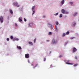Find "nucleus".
Masks as SVG:
<instances>
[{"instance_id":"obj_1","label":"nucleus","mask_w":79,"mask_h":79,"mask_svg":"<svg viewBox=\"0 0 79 79\" xmlns=\"http://www.w3.org/2000/svg\"><path fill=\"white\" fill-rule=\"evenodd\" d=\"M14 5H15V6H17V7H19V5H18V2H14L13 3Z\"/></svg>"},{"instance_id":"obj_2","label":"nucleus","mask_w":79,"mask_h":79,"mask_svg":"<svg viewBox=\"0 0 79 79\" xmlns=\"http://www.w3.org/2000/svg\"><path fill=\"white\" fill-rule=\"evenodd\" d=\"M56 42H57V41H55V39H53L52 41V44H56Z\"/></svg>"},{"instance_id":"obj_3","label":"nucleus","mask_w":79,"mask_h":79,"mask_svg":"<svg viewBox=\"0 0 79 79\" xmlns=\"http://www.w3.org/2000/svg\"><path fill=\"white\" fill-rule=\"evenodd\" d=\"M25 58H29V54H26L25 55Z\"/></svg>"},{"instance_id":"obj_4","label":"nucleus","mask_w":79,"mask_h":79,"mask_svg":"<svg viewBox=\"0 0 79 79\" xmlns=\"http://www.w3.org/2000/svg\"><path fill=\"white\" fill-rule=\"evenodd\" d=\"M76 51H77V49H76V48H73V53H74V52H76Z\"/></svg>"},{"instance_id":"obj_5","label":"nucleus","mask_w":79,"mask_h":79,"mask_svg":"<svg viewBox=\"0 0 79 79\" xmlns=\"http://www.w3.org/2000/svg\"><path fill=\"white\" fill-rule=\"evenodd\" d=\"M65 11H66V10L63 9H62L61 10V12L63 14H65Z\"/></svg>"},{"instance_id":"obj_6","label":"nucleus","mask_w":79,"mask_h":79,"mask_svg":"<svg viewBox=\"0 0 79 79\" xmlns=\"http://www.w3.org/2000/svg\"><path fill=\"white\" fill-rule=\"evenodd\" d=\"M0 21H1V23H3V17L1 16L0 18Z\"/></svg>"},{"instance_id":"obj_7","label":"nucleus","mask_w":79,"mask_h":79,"mask_svg":"<svg viewBox=\"0 0 79 79\" xmlns=\"http://www.w3.org/2000/svg\"><path fill=\"white\" fill-rule=\"evenodd\" d=\"M22 18V17H19V21H20V22H21V21H22V19H21Z\"/></svg>"},{"instance_id":"obj_8","label":"nucleus","mask_w":79,"mask_h":79,"mask_svg":"<svg viewBox=\"0 0 79 79\" xmlns=\"http://www.w3.org/2000/svg\"><path fill=\"white\" fill-rule=\"evenodd\" d=\"M17 48H18V49H19V50H21V49H22V48L20 46H17Z\"/></svg>"},{"instance_id":"obj_9","label":"nucleus","mask_w":79,"mask_h":79,"mask_svg":"<svg viewBox=\"0 0 79 79\" xmlns=\"http://www.w3.org/2000/svg\"><path fill=\"white\" fill-rule=\"evenodd\" d=\"M28 44L30 45H33V44H32V42H29Z\"/></svg>"},{"instance_id":"obj_10","label":"nucleus","mask_w":79,"mask_h":79,"mask_svg":"<svg viewBox=\"0 0 79 79\" xmlns=\"http://www.w3.org/2000/svg\"><path fill=\"white\" fill-rule=\"evenodd\" d=\"M61 4H64V0H63L61 1Z\"/></svg>"},{"instance_id":"obj_11","label":"nucleus","mask_w":79,"mask_h":79,"mask_svg":"<svg viewBox=\"0 0 79 79\" xmlns=\"http://www.w3.org/2000/svg\"><path fill=\"white\" fill-rule=\"evenodd\" d=\"M77 12H75V13L73 14V16H76V15H77Z\"/></svg>"},{"instance_id":"obj_12","label":"nucleus","mask_w":79,"mask_h":79,"mask_svg":"<svg viewBox=\"0 0 79 79\" xmlns=\"http://www.w3.org/2000/svg\"><path fill=\"white\" fill-rule=\"evenodd\" d=\"M35 8V6H34L32 7V11H33V10H34Z\"/></svg>"},{"instance_id":"obj_13","label":"nucleus","mask_w":79,"mask_h":79,"mask_svg":"<svg viewBox=\"0 0 79 79\" xmlns=\"http://www.w3.org/2000/svg\"><path fill=\"white\" fill-rule=\"evenodd\" d=\"M19 40V39H15V38H14L13 39V41H15V40Z\"/></svg>"},{"instance_id":"obj_14","label":"nucleus","mask_w":79,"mask_h":79,"mask_svg":"<svg viewBox=\"0 0 79 79\" xmlns=\"http://www.w3.org/2000/svg\"><path fill=\"white\" fill-rule=\"evenodd\" d=\"M66 64H71L68 62H66L65 63Z\"/></svg>"},{"instance_id":"obj_15","label":"nucleus","mask_w":79,"mask_h":79,"mask_svg":"<svg viewBox=\"0 0 79 79\" xmlns=\"http://www.w3.org/2000/svg\"><path fill=\"white\" fill-rule=\"evenodd\" d=\"M69 31H67L66 32V34L67 35H69Z\"/></svg>"},{"instance_id":"obj_16","label":"nucleus","mask_w":79,"mask_h":79,"mask_svg":"<svg viewBox=\"0 0 79 79\" xmlns=\"http://www.w3.org/2000/svg\"><path fill=\"white\" fill-rule=\"evenodd\" d=\"M10 13H11V14H13V11L12 10H10Z\"/></svg>"},{"instance_id":"obj_17","label":"nucleus","mask_w":79,"mask_h":79,"mask_svg":"<svg viewBox=\"0 0 79 79\" xmlns=\"http://www.w3.org/2000/svg\"><path fill=\"white\" fill-rule=\"evenodd\" d=\"M37 66H38V64H36V65L35 66V67H33V68H34V69H35V68L36 67H37Z\"/></svg>"},{"instance_id":"obj_18","label":"nucleus","mask_w":79,"mask_h":79,"mask_svg":"<svg viewBox=\"0 0 79 79\" xmlns=\"http://www.w3.org/2000/svg\"><path fill=\"white\" fill-rule=\"evenodd\" d=\"M65 35H66V34L63 33L62 35V37H64Z\"/></svg>"},{"instance_id":"obj_19","label":"nucleus","mask_w":79,"mask_h":79,"mask_svg":"<svg viewBox=\"0 0 79 79\" xmlns=\"http://www.w3.org/2000/svg\"><path fill=\"white\" fill-rule=\"evenodd\" d=\"M68 13H69L68 12V11H66H66L65 12V14H66H66H68Z\"/></svg>"},{"instance_id":"obj_20","label":"nucleus","mask_w":79,"mask_h":79,"mask_svg":"<svg viewBox=\"0 0 79 79\" xmlns=\"http://www.w3.org/2000/svg\"><path fill=\"white\" fill-rule=\"evenodd\" d=\"M56 25H58V24H59V23H58V22H56Z\"/></svg>"},{"instance_id":"obj_21","label":"nucleus","mask_w":79,"mask_h":79,"mask_svg":"<svg viewBox=\"0 0 79 79\" xmlns=\"http://www.w3.org/2000/svg\"><path fill=\"white\" fill-rule=\"evenodd\" d=\"M35 13V10H34L33 11V13L32 14V15H34V14Z\"/></svg>"},{"instance_id":"obj_22","label":"nucleus","mask_w":79,"mask_h":79,"mask_svg":"<svg viewBox=\"0 0 79 79\" xmlns=\"http://www.w3.org/2000/svg\"><path fill=\"white\" fill-rule=\"evenodd\" d=\"M58 15V13H56L55 14H54V15L55 16H57V15Z\"/></svg>"},{"instance_id":"obj_23","label":"nucleus","mask_w":79,"mask_h":79,"mask_svg":"<svg viewBox=\"0 0 79 79\" xmlns=\"http://www.w3.org/2000/svg\"><path fill=\"white\" fill-rule=\"evenodd\" d=\"M24 21H25V22L27 21V20H26V19H25V18H24Z\"/></svg>"},{"instance_id":"obj_24","label":"nucleus","mask_w":79,"mask_h":79,"mask_svg":"<svg viewBox=\"0 0 79 79\" xmlns=\"http://www.w3.org/2000/svg\"><path fill=\"white\" fill-rule=\"evenodd\" d=\"M77 66V64H75L73 66Z\"/></svg>"},{"instance_id":"obj_25","label":"nucleus","mask_w":79,"mask_h":79,"mask_svg":"<svg viewBox=\"0 0 79 79\" xmlns=\"http://www.w3.org/2000/svg\"><path fill=\"white\" fill-rule=\"evenodd\" d=\"M10 39H13V36H10Z\"/></svg>"},{"instance_id":"obj_26","label":"nucleus","mask_w":79,"mask_h":79,"mask_svg":"<svg viewBox=\"0 0 79 79\" xmlns=\"http://www.w3.org/2000/svg\"><path fill=\"white\" fill-rule=\"evenodd\" d=\"M70 4H71L72 5L73 4V2H70Z\"/></svg>"},{"instance_id":"obj_27","label":"nucleus","mask_w":79,"mask_h":79,"mask_svg":"<svg viewBox=\"0 0 79 79\" xmlns=\"http://www.w3.org/2000/svg\"><path fill=\"white\" fill-rule=\"evenodd\" d=\"M59 17L60 18H61V17H62V14H60V15L59 16Z\"/></svg>"},{"instance_id":"obj_28","label":"nucleus","mask_w":79,"mask_h":79,"mask_svg":"<svg viewBox=\"0 0 79 79\" xmlns=\"http://www.w3.org/2000/svg\"><path fill=\"white\" fill-rule=\"evenodd\" d=\"M36 41V39H35L34 40V43H35Z\"/></svg>"},{"instance_id":"obj_29","label":"nucleus","mask_w":79,"mask_h":79,"mask_svg":"<svg viewBox=\"0 0 79 79\" xmlns=\"http://www.w3.org/2000/svg\"><path fill=\"white\" fill-rule=\"evenodd\" d=\"M74 58H75V59H76V60H77V56H75V57Z\"/></svg>"},{"instance_id":"obj_30","label":"nucleus","mask_w":79,"mask_h":79,"mask_svg":"<svg viewBox=\"0 0 79 79\" xmlns=\"http://www.w3.org/2000/svg\"><path fill=\"white\" fill-rule=\"evenodd\" d=\"M62 56L61 55H60L59 56V58H61V57H62Z\"/></svg>"},{"instance_id":"obj_31","label":"nucleus","mask_w":79,"mask_h":79,"mask_svg":"<svg viewBox=\"0 0 79 79\" xmlns=\"http://www.w3.org/2000/svg\"><path fill=\"white\" fill-rule=\"evenodd\" d=\"M76 23H74L73 24L74 26H76Z\"/></svg>"},{"instance_id":"obj_32","label":"nucleus","mask_w":79,"mask_h":79,"mask_svg":"<svg viewBox=\"0 0 79 79\" xmlns=\"http://www.w3.org/2000/svg\"><path fill=\"white\" fill-rule=\"evenodd\" d=\"M49 35H52V32H49Z\"/></svg>"},{"instance_id":"obj_33","label":"nucleus","mask_w":79,"mask_h":79,"mask_svg":"<svg viewBox=\"0 0 79 79\" xmlns=\"http://www.w3.org/2000/svg\"><path fill=\"white\" fill-rule=\"evenodd\" d=\"M45 60H46V58H45L44 59V61H45Z\"/></svg>"},{"instance_id":"obj_34","label":"nucleus","mask_w":79,"mask_h":79,"mask_svg":"<svg viewBox=\"0 0 79 79\" xmlns=\"http://www.w3.org/2000/svg\"><path fill=\"white\" fill-rule=\"evenodd\" d=\"M9 40H10V39L9 38L7 39V41H9Z\"/></svg>"},{"instance_id":"obj_35","label":"nucleus","mask_w":79,"mask_h":79,"mask_svg":"<svg viewBox=\"0 0 79 79\" xmlns=\"http://www.w3.org/2000/svg\"><path fill=\"white\" fill-rule=\"evenodd\" d=\"M43 18H45V16L44 15V16H43Z\"/></svg>"},{"instance_id":"obj_36","label":"nucleus","mask_w":79,"mask_h":79,"mask_svg":"<svg viewBox=\"0 0 79 79\" xmlns=\"http://www.w3.org/2000/svg\"><path fill=\"white\" fill-rule=\"evenodd\" d=\"M74 37H71V39H74Z\"/></svg>"},{"instance_id":"obj_37","label":"nucleus","mask_w":79,"mask_h":79,"mask_svg":"<svg viewBox=\"0 0 79 79\" xmlns=\"http://www.w3.org/2000/svg\"><path fill=\"white\" fill-rule=\"evenodd\" d=\"M15 26H18V25H17V24L15 23Z\"/></svg>"},{"instance_id":"obj_38","label":"nucleus","mask_w":79,"mask_h":79,"mask_svg":"<svg viewBox=\"0 0 79 79\" xmlns=\"http://www.w3.org/2000/svg\"><path fill=\"white\" fill-rule=\"evenodd\" d=\"M27 61L28 63H29V60H27Z\"/></svg>"},{"instance_id":"obj_39","label":"nucleus","mask_w":79,"mask_h":79,"mask_svg":"<svg viewBox=\"0 0 79 79\" xmlns=\"http://www.w3.org/2000/svg\"><path fill=\"white\" fill-rule=\"evenodd\" d=\"M47 42H49V40H47Z\"/></svg>"},{"instance_id":"obj_40","label":"nucleus","mask_w":79,"mask_h":79,"mask_svg":"<svg viewBox=\"0 0 79 79\" xmlns=\"http://www.w3.org/2000/svg\"><path fill=\"white\" fill-rule=\"evenodd\" d=\"M67 62H69V60H67Z\"/></svg>"},{"instance_id":"obj_41","label":"nucleus","mask_w":79,"mask_h":79,"mask_svg":"<svg viewBox=\"0 0 79 79\" xmlns=\"http://www.w3.org/2000/svg\"><path fill=\"white\" fill-rule=\"evenodd\" d=\"M34 65V64H31V66H33V65Z\"/></svg>"},{"instance_id":"obj_42","label":"nucleus","mask_w":79,"mask_h":79,"mask_svg":"<svg viewBox=\"0 0 79 79\" xmlns=\"http://www.w3.org/2000/svg\"><path fill=\"white\" fill-rule=\"evenodd\" d=\"M51 27H52V25H51Z\"/></svg>"},{"instance_id":"obj_43","label":"nucleus","mask_w":79,"mask_h":79,"mask_svg":"<svg viewBox=\"0 0 79 79\" xmlns=\"http://www.w3.org/2000/svg\"><path fill=\"white\" fill-rule=\"evenodd\" d=\"M56 29H57V28H56Z\"/></svg>"}]
</instances>
